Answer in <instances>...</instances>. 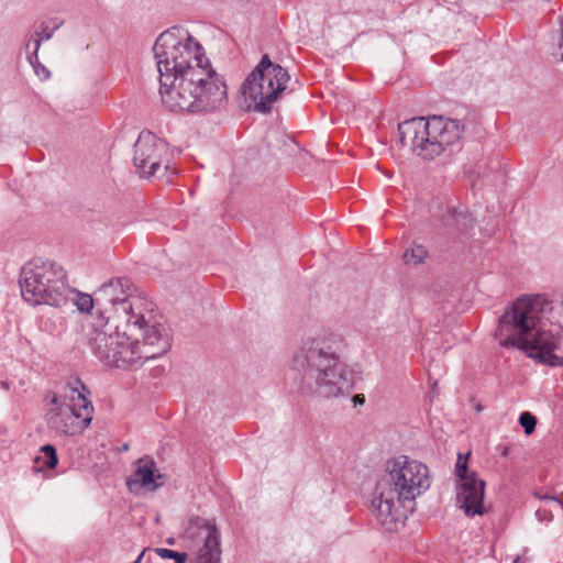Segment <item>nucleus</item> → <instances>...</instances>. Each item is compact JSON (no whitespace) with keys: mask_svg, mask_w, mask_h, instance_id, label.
<instances>
[{"mask_svg":"<svg viewBox=\"0 0 563 563\" xmlns=\"http://www.w3.org/2000/svg\"><path fill=\"white\" fill-rule=\"evenodd\" d=\"M198 537L202 545L191 558V563H220L221 550L217 530L209 525H202L199 527Z\"/></svg>","mask_w":563,"mask_h":563,"instance_id":"obj_14","label":"nucleus"},{"mask_svg":"<svg viewBox=\"0 0 563 563\" xmlns=\"http://www.w3.org/2000/svg\"><path fill=\"white\" fill-rule=\"evenodd\" d=\"M355 399H357V401L364 402V399H361L360 396H355Z\"/></svg>","mask_w":563,"mask_h":563,"instance_id":"obj_27","label":"nucleus"},{"mask_svg":"<svg viewBox=\"0 0 563 563\" xmlns=\"http://www.w3.org/2000/svg\"><path fill=\"white\" fill-rule=\"evenodd\" d=\"M560 49H561V56H562V60H563V19H562V22H561V35H560Z\"/></svg>","mask_w":563,"mask_h":563,"instance_id":"obj_24","label":"nucleus"},{"mask_svg":"<svg viewBox=\"0 0 563 563\" xmlns=\"http://www.w3.org/2000/svg\"><path fill=\"white\" fill-rule=\"evenodd\" d=\"M452 219L454 227L462 232L467 231L474 223V219L465 209L454 211Z\"/></svg>","mask_w":563,"mask_h":563,"instance_id":"obj_20","label":"nucleus"},{"mask_svg":"<svg viewBox=\"0 0 563 563\" xmlns=\"http://www.w3.org/2000/svg\"><path fill=\"white\" fill-rule=\"evenodd\" d=\"M163 475L151 457L139 459L132 465V472L126 477V487L132 494L154 492L163 485Z\"/></svg>","mask_w":563,"mask_h":563,"instance_id":"obj_13","label":"nucleus"},{"mask_svg":"<svg viewBox=\"0 0 563 563\" xmlns=\"http://www.w3.org/2000/svg\"><path fill=\"white\" fill-rule=\"evenodd\" d=\"M65 330V319L63 317H58L56 320H46L45 321V331L51 334H60Z\"/></svg>","mask_w":563,"mask_h":563,"instance_id":"obj_23","label":"nucleus"},{"mask_svg":"<svg viewBox=\"0 0 563 563\" xmlns=\"http://www.w3.org/2000/svg\"><path fill=\"white\" fill-rule=\"evenodd\" d=\"M133 290L129 278L113 277L96 291L101 318L89 345L106 365L139 368L172 346L170 330L158 321L154 303Z\"/></svg>","mask_w":563,"mask_h":563,"instance_id":"obj_1","label":"nucleus"},{"mask_svg":"<svg viewBox=\"0 0 563 563\" xmlns=\"http://www.w3.org/2000/svg\"><path fill=\"white\" fill-rule=\"evenodd\" d=\"M347 347L339 331H324L308 340L294 360L300 374L302 393L322 398H336L350 393L355 383L352 365L342 356Z\"/></svg>","mask_w":563,"mask_h":563,"instance_id":"obj_4","label":"nucleus"},{"mask_svg":"<svg viewBox=\"0 0 563 563\" xmlns=\"http://www.w3.org/2000/svg\"><path fill=\"white\" fill-rule=\"evenodd\" d=\"M355 399H357V401L364 402V399H361L360 396H355Z\"/></svg>","mask_w":563,"mask_h":563,"instance_id":"obj_25","label":"nucleus"},{"mask_svg":"<svg viewBox=\"0 0 563 563\" xmlns=\"http://www.w3.org/2000/svg\"><path fill=\"white\" fill-rule=\"evenodd\" d=\"M73 305L80 313H90L95 307V299L88 292H82L80 290L74 289L70 287L69 299Z\"/></svg>","mask_w":563,"mask_h":563,"instance_id":"obj_17","label":"nucleus"},{"mask_svg":"<svg viewBox=\"0 0 563 563\" xmlns=\"http://www.w3.org/2000/svg\"><path fill=\"white\" fill-rule=\"evenodd\" d=\"M288 81L286 69L265 55L246 77L242 93L253 102L255 109L266 111L280 97Z\"/></svg>","mask_w":563,"mask_h":563,"instance_id":"obj_8","label":"nucleus"},{"mask_svg":"<svg viewBox=\"0 0 563 563\" xmlns=\"http://www.w3.org/2000/svg\"><path fill=\"white\" fill-rule=\"evenodd\" d=\"M89 391L79 378H70L59 393L47 395L48 424L67 435L81 434L91 423L93 406Z\"/></svg>","mask_w":563,"mask_h":563,"instance_id":"obj_6","label":"nucleus"},{"mask_svg":"<svg viewBox=\"0 0 563 563\" xmlns=\"http://www.w3.org/2000/svg\"><path fill=\"white\" fill-rule=\"evenodd\" d=\"M428 257V251L423 245L413 244L410 249L406 250L402 260L406 265L417 266L424 262Z\"/></svg>","mask_w":563,"mask_h":563,"instance_id":"obj_18","label":"nucleus"},{"mask_svg":"<svg viewBox=\"0 0 563 563\" xmlns=\"http://www.w3.org/2000/svg\"><path fill=\"white\" fill-rule=\"evenodd\" d=\"M459 454L455 464V474L459 478L456 500L460 508L468 517L482 516L486 508L484 505L485 482L477 477L476 472L468 471L467 459Z\"/></svg>","mask_w":563,"mask_h":563,"instance_id":"obj_11","label":"nucleus"},{"mask_svg":"<svg viewBox=\"0 0 563 563\" xmlns=\"http://www.w3.org/2000/svg\"><path fill=\"white\" fill-rule=\"evenodd\" d=\"M58 463L56 450L53 445L46 444L41 448L40 454L34 460V471L44 472L53 470Z\"/></svg>","mask_w":563,"mask_h":563,"instance_id":"obj_15","label":"nucleus"},{"mask_svg":"<svg viewBox=\"0 0 563 563\" xmlns=\"http://www.w3.org/2000/svg\"><path fill=\"white\" fill-rule=\"evenodd\" d=\"M22 298L31 306L63 307L68 302L70 286L64 268L53 262L33 260L20 274Z\"/></svg>","mask_w":563,"mask_h":563,"instance_id":"obj_7","label":"nucleus"},{"mask_svg":"<svg viewBox=\"0 0 563 563\" xmlns=\"http://www.w3.org/2000/svg\"><path fill=\"white\" fill-rule=\"evenodd\" d=\"M154 57L162 103L175 112L220 110L228 101L227 85L213 69L205 48L188 31L172 27L156 40Z\"/></svg>","mask_w":563,"mask_h":563,"instance_id":"obj_2","label":"nucleus"},{"mask_svg":"<svg viewBox=\"0 0 563 563\" xmlns=\"http://www.w3.org/2000/svg\"><path fill=\"white\" fill-rule=\"evenodd\" d=\"M355 399H357V401L364 402V399H361L360 396H355Z\"/></svg>","mask_w":563,"mask_h":563,"instance_id":"obj_26","label":"nucleus"},{"mask_svg":"<svg viewBox=\"0 0 563 563\" xmlns=\"http://www.w3.org/2000/svg\"><path fill=\"white\" fill-rule=\"evenodd\" d=\"M562 314L563 309L543 295H521L504 309L495 336L503 347L518 350L541 364L561 366Z\"/></svg>","mask_w":563,"mask_h":563,"instance_id":"obj_3","label":"nucleus"},{"mask_svg":"<svg viewBox=\"0 0 563 563\" xmlns=\"http://www.w3.org/2000/svg\"><path fill=\"white\" fill-rule=\"evenodd\" d=\"M519 422L521 427L525 429V432L527 434H531L534 431L537 419L530 412L525 411L520 415Z\"/></svg>","mask_w":563,"mask_h":563,"instance_id":"obj_22","label":"nucleus"},{"mask_svg":"<svg viewBox=\"0 0 563 563\" xmlns=\"http://www.w3.org/2000/svg\"><path fill=\"white\" fill-rule=\"evenodd\" d=\"M398 132L404 147L423 158H433L461 140L464 125L443 117L413 118L399 124Z\"/></svg>","mask_w":563,"mask_h":563,"instance_id":"obj_5","label":"nucleus"},{"mask_svg":"<svg viewBox=\"0 0 563 563\" xmlns=\"http://www.w3.org/2000/svg\"><path fill=\"white\" fill-rule=\"evenodd\" d=\"M156 553L162 559H170L175 560V563H186L187 554L186 553H179L169 549H156Z\"/></svg>","mask_w":563,"mask_h":563,"instance_id":"obj_21","label":"nucleus"},{"mask_svg":"<svg viewBox=\"0 0 563 563\" xmlns=\"http://www.w3.org/2000/svg\"><path fill=\"white\" fill-rule=\"evenodd\" d=\"M167 144L150 131H142L134 145V165L142 176L151 177L168 168Z\"/></svg>","mask_w":563,"mask_h":563,"instance_id":"obj_12","label":"nucleus"},{"mask_svg":"<svg viewBox=\"0 0 563 563\" xmlns=\"http://www.w3.org/2000/svg\"><path fill=\"white\" fill-rule=\"evenodd\" d=\"M413 507V499L388 482L380 478L377 481L371 500V510L386 531L397 532L404 528Z\"/></svg>","mask_w":563,"mask_h":563,"instance_id":"obj_9","label":"nucleus"},{"mask_svg":"<svg viewBox=\"0 0 563 563\" xmlns=\"http://www.w3.org/2000/svg\"><path fill=\"white\" fill-rule=\"evenodd\" d=\"M542 500H544L548 505V508H540L537 510L536 515L540 521L551 520L552 519V510H561L563 512V503L556 497L542 496Z\"/></svg>","mask_w":563,"mask_h":563,"instance_id":"obj_19","label":"nucleus"},{"mask_svg":"<svg viewBox=\"0 0 563 563\" xmlns=\"http://www.w3.org/2000/svg\"><path fill=\"white\" fill-rule=\"evenodd\" d=\"M380 479L388 482L413 500L430 486L427 465L407 455L388 459Z\"/></svg>","mask_w":563,"mask_h":563,"instance_id":"obj_10","label":"nucleus"},{"mask_svg":"<svg viewBox=\"0 0 563 563\" xmlns=\"http://www.w3.org/2000/svg\"><path fill=\"white\" fill-rule=\"evenodd\" d=\"M58 27L59 23L57 22H43L35 32L34 37L26 44V48L30 49L33 46V55L36 57L41 43L49 40Z\"/></svg>","mask_w":563,"mask_h":563,"instance_id":"obj_16","label":"nucleus"}]
</instances>
